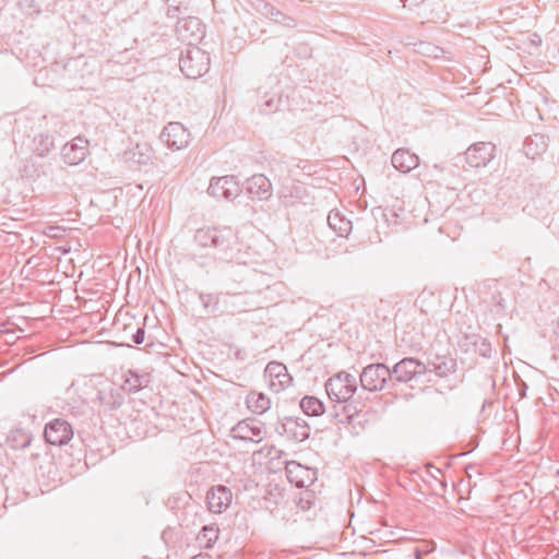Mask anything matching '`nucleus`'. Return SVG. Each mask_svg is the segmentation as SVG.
I'll return each instance as SVG.
<instances>
[{
	"mask_svg": "<svg viewBox=\"0 0 559 559\" xmlns=\"http://www.w3.org/2000/svg\"><path fill=\"white\" fill-rule=\"evenodd\" d=\"M179 67L188 79H198L209 71L210 57L206 51L197 46L187 47L181 52Z\"/></svg>",
	"mask_w": 559,
	"mask_h": 559,
	"instance_id": "f257e3e1",
	"label": "nucleus"
},
{
	"mask_svg": "<svg viewBox=\"0 0 559 559\" xmlns=\"http://www.w3.org/2000/svg\"><path fill=\"white\" fill-rule=\"evenodd\" d=\"M357 390L356 378L345 371L338 372L325 382V391L330 400L345 403Z\"/></svg>",
	"mask_w": 559,
	"mask_h": 559,
	"instance_id": "f03ea898",
	"label": "nucleus"
},
{
	"mask_svg": "<svg viewBox=\"0 0 559 559\" xmlns=\"http://www.w3.org/2000/svg\"><path fill=\"white\" fill-rule=\"evenodd\" d=\"M234 234L230 228L218 229L215 227L200 228L194 235V240L201 247L217 248L226 251L231 247Z\"/></svg>",
	"mask_w": 559,
	"mask_h": 559,
	"instance_id": "7ed1b4c3",
	"label": "nucleus"
},
{
	"mask_svg": "<svg viewBox=\"0 0 559 559\" xmlns=\"http://www.w3.org/2000/svg\"><path fill=\"white\" fill-rule=\"evenodd\" d=\"M360 384L370 392L382 391L391 378V370L384 364H370L360 373Z\"/></svg>",
	"mask_w": 559,
	"mask_h": 559,
	"instance_id": "20e7f679",
	"label": "nucleus"
},
{
	"mask_svg": "<svg viewBox=\"0 0 559 559\" xmlns=\"http://www.w3.org/2000/svg\"><path fill=\"white\" fill-rule=\"evenodd\" d=\"M429 367L417 358L406 357L396 362L391 370V378L401 383L416 380L428 372Z\"/></svg>",
	"mask_w": 559,
	"mask_h": 559,
	"instance_id": "39448f33",
	"label": "nucleus"
},
{
	"mask_svg": "<svg viewBox=\"0 0 559 559\" xmlns=\"http://www.w3.org/2000/svg\"><path fill=\"white\" fill-rule=\"evenodd\" d=\"M176 33L182 43H186L188 47H192L204 36V26L200 19L188 16L178 21Z\"/></svg>",
	"mask_w": 559,
	"mask_h": 559,
	"instance_id": "423d86ee",
	"label": "nucleus"
},
{
	"mask_svg": "<svg viewBox=\"0 0 559 559\" xmlns=\"http://www.w3.org/2000/svg\"><path fill=\"white\" fill-rule=\"evenodd\" d=\"M496 156V145L491 142H477L465 152L466 163L474 168L487 166Z\"/></svg>",
	"mask_w": 559,
	"mask_h": 559,
	"instance_id": "0eeeda50",
	"label": "nucleus"
},
{
	"mask_svg": "<svg viewBox=\"0 0 559 559\" xmlns=\"http://www.w3.org/2000/svg\"><path fill=\"white\" fill-rule=\"evenodd\" d=\"M160 139L168 148L179 151L188 146L190 132L180 122H169L163 129Z\"/></svg>",
	"mask_w": 559,
	"mask_h": 559,
	"instance_id": "6e6552de",
	"label": "nucleus"
},
{
	"mask_svg": "<svg viewBox=\"0 0 559 559\" xmlns=\"http://www.w3.org/2000/svg\"><path fill=\"white\" fill-rule=\"evenodd\" d=\"M45 439L52 445L67 444L73 437L72 426L62 418H56L45 426Z\"/></svg>",
	"mask_w": 559,
	"mask_h": 559,
	"instance_id": "1a4fd4ad",
	"label": "nucleus"
},
{
	"mask_svg": "<svg viewBox=\"0 0 559 559\" xmlns=\"http://www.w3.org/2000/svg\"><path fill=\"white\" fill-rule=\"evenodd\" d=\"M264 377L267 380L269 388L273 392H281L285 390L293 381L286 366L278 361H271L266 365Z\"/></svg>",
	"mask_w": 559,
	"mask_h": 559,
	"instance_id": "9d476101",
	"label": "nucleus"
},
{
	"mask_svg": "<svg viewBox=\"0 0 559 559\" xmlns=\"http://www.w3.org/2000/svg\"><path fill=\"white\" fill-rule=\"evenodd\" d=\"M286 477L289 483L298 488H308L317 479V471L301 465L296 461H289L285 465Z\"/></svg>",
	"mask_w": 559,
	"mask_h": 559,
	"instance_id": "9b49d317",
	"label": "nucleus"
},
{
	"mask_svg": "<svg viewBox=\"0 0 559 559\" xmlns=\"http://www.w3.org/2000/svg\"><path fill=\"white\" fill-rule=\"evenodd\" d=\"M207 192L217 199L233 200L239 195L240 186L234 176H223L211 179Z\"/></svg>",
	"mask_w": 559,
	"mask_h": 559,
	"instance_id": "f8f14e48",
	"label": "nucleus"
},
{
	"mask_svg": "<svg viewBox=\"0 0 559 559\" xmlns=\"http://www.w3.org/2000/svg\"><path fill=\"white\" fill-rule=\"evenodd\" d=\"M231 437L242 441L259 443L264 439L265 430L258 420L246 419L233 427Z\"/></svg>",
	"mask_w": 559,
	"mask_h": 559,
	"instance_id": "ddd939ff",
	"label": "nucleus"
},
{
	"mask_svg": "<svg viewBox=\"0 0 559 559\" xmlns=\"http://www.w3.org/2000/svg\"><path fill=\"white\" fill-rule=\"evenodd\" d=\"M233 493L223 485L212 487L206 493L207 508L213 513L224 512L231 503Z\"/></svg>",
	"mask_w": 559,
	"mask_h": 559,
	"instance_id": "4468645a",
	"label": "nucleus"
},
{
	"mask_svg": "<svg viewBox=\"0 0 559 559\" xmlns=\"http://www.w3.org/2000/svg\"><path fill=\"white\" fill-rule=\"evenodd\" d=\"M87 140L76 136L71 143L62 148V156L66 163L76 165L84 160L88 154Z\"/></svg>",
	"mask_w": 559,
	"mask_h": 559,
	"instance_id": "2eb2a0df",
	"label": "nucleus"
},
{
	"mask_svg": "<svg viewBox=\"0 0 559 559\" xmlns=\"http://www.w3.org/2000/svg\"><path fill=\"white\" fill-rule=\"evenodd\" d=\"M425 364L429 367L428 372H433L440 378H445L456 370V360L449 355H433Z\"/></svg>",
	"mask_w": 559,
	"mask_h": 559,
	"instance_id": "dca6fc26",
	"label": "nucleus"
},
{
	"mask_svg": "<svg viewBox=\"0 0 559 559\" xmlns=\"http://www.w3.org/2000/svg\"><path fill=\"white\" fill-rule=\"evenodd\" d=\"M391 163L396 170L407 174L418 167L419 157L407 148H397L392 154Z\"/></svg>",
	"mask_w": 559,
	"mask_h": 559,
	"instance_id": "f3484780",
	"label": "nucleus"
},
{
	"mask_svg": "<svg viewBox=\"0 0 559 559\" xmlns=\"http://www.w3.org/2000/svg\"><path fill=\"white\" fill-rule=\"evenodd\" d=\"M247 191L260 200H266L272 194V185L264 175L257 174L247 180Z\"/></svg>",
	"mask_w": 559,
	"mask_h": 559,
	"instance_id": "a211bd4d",
	"label": "nucleus"
},
{
	"mask_svg": "<svg viewBox=\"0 0 559 559\" xmlns=\"http://www.w3.org/2000/svg\"><path fill=\"white\" fill-rule=\"evenodd\" d=\"M261 3L262 7L259 8V11L261 12L262 15L283 26L289 28L296 27L297 23L294 17L286 15L285 13L281 12L278 9H276L270 3H266L264 1H261Z\"/></svg>",
	"mask_w": 559,
	"mask_h": 559,
	"instance_id": "6ab92c4d",
	"label": "nucleus"
},
{
	"mask_svg": "<svg viewBox=\"0 0 559 559\" xmlns=\"http://www.w3.org/2000/svg\"><path fill=\"white\" fill-rule=\"evenodd\" d=\"M449 13L447 5L443 0H431L423 10L421 16L428 22L437 23L439 21H445Z\"/></svg>",
	"mask_w": 559,
	"mask_h": 559,
	"instance_id": "aec40b11",
	"label": "nucleus"
},
{
	"mask_svg": "<svg viewBox=\"0 0 559 559\" xmlns=\"http://www.w3.org/2000/svg\"><path fill=\"white\" fill-rule=\"evenodd\" d=\"M329 226L340 236H347L352 230V222L338 211H331L328 216Z\"/></svg>",
	"mask_w": 559,
	"mask_h": 559,
	"instance_id": "412c9836",
	"label": "nucleus"
},
{
	"mask_svg": "<svg viewBox=\"0 0 559 559\" xmlns=\"http://www.w3.org/2000/svg\"><path fill=\"white\" fill-rule=\"evenodd\" d=\"M246 403L248 408L255 414H263L271 406L270 399L265 394L258 392H250L247 395Z\"/></svg>",
	"mask_w": 559,
	"mask_h": 559,
	"instance_id": "4be33fe9",
	"label": "nucleus"
},
{
	"mask_svg": "<svg viewBox=\"0 0 559 559\" xmlns=\"http://www.w3.org/2000/svg\"><path fill=\"white\" fill-rule=\"evenodd\" d=\"M219 528L216 524L205 525L197 536L199 546L202 548H211L217 540Z\"/></svg>",
	"mask_w": 559,
	"mask_h": 559,
	"instance_id": "5701e85b",
	"label": "nucleus"
},
{
	"mask_svg": "<svg viewBox=\"0 0 559 559\" xmlns=\"http://www.w3.org/2000/svg\"><path fill=\"white\" fill-rule=\"evenodd\" d=\"M147 379L145 376H140L131 370L124 376L122 389L128 392H138L142 388L146 386Z\"/></svg>",
	"mask_w": 559,
	"mask_h": 559,
	"instance_id": "b1692460",
	"label": "nucleus"
},
{
	"mask_svg": "<svg viewBox=\"0 0 559 559\" xmlns=\"http://www.w3.org/2000/svg\"><path fill=\"white\" fill-rule=\"evenodd\" d=\"M300 408L308 416H320L324 413L323 403L314 396H305L300 401Z\"/></svg>",
	"mask_w": 559,
	"mask_h": 559,
	"instance_id": "393cba45",
	"label": "nucleus"
},
{
	"mask_svg": "<svg viewBox=\"0 0 559 559\" xmlns=\"http://www.w3.org/2000/svg\"><path fill=\"white\" fill-rule=\"evenodd\" d=\"M547 147V143L545 136L542 134H534L525 142L526 155H532V158H535V155H539Z\"/></svg>",
	"mask_w": 559,
	"mask_h": 559,
	"instance_id": "a878e982",
	"label": "nucleus"
},
{
	"mask_svg": "<svg viewBox=\"0 0 559 559\" xmlns=\"http://www.w3.org/2000/svg\"><path fill=\"white\" fill-rule=\"evenodd\" d=\"M8 440L12 449H25L31 444L32 438L27 432L17 429L11 431Z\"/></svg>",
	"mask_w": 559,
	"mask_h": 559,
	"instance_id": "bb28decb",
	"label": "nucleus"
},
{
	"mask_svg": "<svg viewBox=\"0 0 559 559\" xmlns=\"http://www.w3.org/2000/svg\"><path fill=\"white\" fill-rule=\"evenodd\" d=\"M35 147L34 152L38 156H45L53 146V140L48 134H39L34 139Z\"/></svg>",
	"mask_w": 559,
	"mask_h": 559,
	"instance_id": "cd10ccee",
	"label": "nucleus"
},
{
	"mask_svg": "<svg viewBox=\"0 0 559 559\" xmlns=\"http://www.w3.org/2000/svg\"><path fill=\"white\" fill-rule=\"evenodd\" d=\"M123 330H130V341L134 344H142L144 342L145 330L141 326L134 318H131Z\"/></svg>",
	"mask_w": 559,
	"mask_h": 559,
	"instance_id": "c85d7f7f",
	"label": "nucleus"
},
{
	"mask_svg": "<svg viewBox=\"0 0 559 559\" xmlns=\"http://www.w3.org/2000/svg\"><path fill=\"white\" fill-rule=\"evenodd\" d=\"M286 432H292L293 438L298 441H304L309 437V429L307 426H299L295 420H288L284 425Z\"/></svg>",
	"mask_w": 559,
	"mask_h": 559,
	"instance_id": "c756f323",
	"label": "nucleus"
},
{
	"mask_svg": "<svg viewBox=\"0 0 559 559\" xmlns=\"http://www.w3.org/2000/svg\"><path fill=\"white\" fill-rule=\"evenodd\" d=\"M474 346L475 352L478 353L481 357L488 358L491 356V345L486 338L476 336Z\"/></svg>",
	"mask_w": 559,
	"mask_h": 559,
	"instance_id": "7c9ffc66",
	"label": "nucleus"
},
{
	"mask_svg": "<svg viewBox=\"0 0 559 559\" xmlns=\"http://www.w3.org/2000/svg\"><path fill=\"white\" fill-rule=\"evenodd\" d=\"M150 152H151V148L147 145L142 146V145L138 144L135 146V152L133 153V155L135 156L136 153H139L141 157L138 159V162L145 164L151 159Z\"/></svg>",
	"mask_w": 559,
	"mask_h": 559,
	"instance_id": "2f4dec72",
	"label": "nucleus"
},
{
	"mask_svg": "<svg viewBox=\"0 0 559 559\" xmlns=\"http://www.w3.org/2000/svg\"><path fill=\"white\" fill-rule=\"evenodd\" d=\"M66 229L60 226H47L44 230V235L49 238H61Z\"/></svg>",
	"mask_w": 559,
	"mask_h": 559,
	"instance_id": "473e14b6",
	"label": "nucleus"
},
{
	"mask_svg": "<svg viewBox=\"0 0 559 559\" xmlns=\"http://www.w3.org/2000/svg\"><path fill=\"white\" fill-rule=\"evenodd\" d=\"M126 323L121 322L120 320L115 321V330L118 333H122L121 338L123 340H130V330H123V325Z\"/></svg>",
	"mask_w": 559,
	"mask_h": 559,
	"instance_id": "72a5a7b5",
	"label": "nucleus"
},
{
	"mask_svg": "<svg viewBox=\"0 0 559 559\" xmlns=\"http://www.w3.org/2000/svg\"><path fill=\"white\" fill-rule=\"evenodd\" d=\"M528 40L530 44L535 47H539L542 45V37L536 33L530 35Z\"/></svg>",
	"mask_w": 559,
	"mask_h": 559,
	"instance_id": "f704fd0d",
	"label": "nucleus"
},
{
	"mask_svg": "<svg viewBox=\"0 0 559 559\" xmlns=\"http://www.w3.org/2000/svg\"><path fill=\"white\" fill-rule=\"evenodd\" d=\"M403 3H404V7L406 5H419L421 3H424L426 0H402Z\"/></svg>",
	"mask_w": 559,
	"mask_h": 559,
	"instance_id": "c9c22d12",
	"label": "nucleus"
},
{
	"mask_svg": "<svg viewBox=\"0 0 559 559\" xmlns=\"http://www.w3.org/2000/svg\"><path fill=\"white\" fill-rule=\"evenodd\" d=\"M192 559H212V558L207 554H199V555L192 557Z\"/></svg>",
	"mask_w": 559,
	"mask_h": 559,
	"instance_id": "e433bc0d",
	"label": "nucleus"
},
{
	"mask_svg": "<svg viewBox=\"0 0 559 559\" xmlns=\"http://www.w3.org/2000/svg\"><path fill=\"white\" fill-rule=\"evenodd\" d=\"M230 297L229 294H224L218 297V301H223L224 304L227 302V299Z\"/></svg>",
	"mask_w": 559,
	"mask_h": 559,
	"instance_id": "4c0bfd02",
	"label": "nucleus"
}]
</instances>
